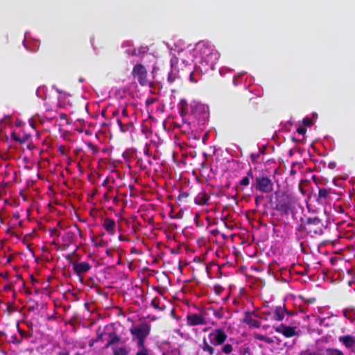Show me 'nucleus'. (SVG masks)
Segmentation results:
<instances>
[{
    "mask_svg": "<svg viewBox=\"0 0 355 355\" xmlns=\"http://www.w3.org/2000/svg\"><path fill=\"white\" fill-rule=\"evenodd\" d=\"M307 225H309L308 234L311 235V236L323 234L324 230L326 228L322 220L317 216L308 218Z\"/></svg>",
    "mask_w": 355,
    "mask_h": 355,
    "instance_id": "7ed1b4c3",
    "label": "nucleus"
},
{
    "mask_svg": "<svg viewBox=\"0 0 355 355\" xmlns=\"http://www.w3.org/2000/svg\"><path fill=\"white\" fill-rule=\"evenodd\" d=\"M202 349L205 352H208L210 355H212L214 352V349L209 345L205 339L203 340V344L202 345Z\"/></svg>",
    "mask_w": 355,
    "mask_h": 355,
    "instance_id": "4be33fe9",
    "label": "nucleus"
},
{
    "mask_svg": "<svg viewBox=\"0 0 355 355\" xmlns=\"http://www.w3.org/2000/svg\"><path fill=\"white\" fill-rule=\"evenodd\" d=\"M62 239L64 242H66L67 243H71L72 242H73V240L75 239V234L73 232L69 231L63 234Z\"/></svg>",
    "mask_w": 355,
    "mask_h": 355,
    "instance_id": "a211bd4d",
    "label": "nucleus"
},
{
    "mask_svg": "<svg viewBox=\"0 0 355 355\" xmlns=\"http://www.w3.org/2000/svg\"><path fill=\"white\" fill-rule=\"evenodd\" d=\"M180 114L183 118L184 117L188 112V105L184 100H182L180 103Z\"/></svg>",
    "mask_w": 355,
    "mask_h": 355,
    "instance_id": "aec40b11",
    "label": "nucleus"
},
{
    "mask_svg": "<svg viewBox=\"0 0 355 355\" xmlns=\"http://www.w3.org/2000/svg\"><path fill=\"white\" fill-rule=\"evenodd\" d=\"M134 78H137L139 84L141 86L149 85L152 87L153 84L148 79V72L146 67L141 64H136L131 72Z\"/></svg>",
    "mask_w": 355,
    "mask_h": 355,
    "instance_id": "f03ea898",
    "label": "nucleus"
},
{
    "mask_svg": "<svg viewBox=\"0 0 355 355\" xmlns=\"http://www.w3.org/2000/svg\"><path fill=\"white\" fill-rule=\"evenodd\" d=\"M218 232L219 231L217 229L211 230V233L214 235H216Z\"/></svg>",
    "mask_w": 355,
    "mask_h": 355,
    "instance_id": "a18cd8bd",
    "label": "nucleus"
},
{
    "mask_svg": "<svg viewBox=\"0 0 355 355\" xmlns=\"http://www.w3.org/2000/svg\"><path fill=\"white\" fill-rule=\"evenodd\" d=\"M105 253H106V254H107V256H109V257H112V254H113L112 251L111 250H110V249H107V250H106Z\"/></svg>",
    "mask_w": 355,
    "mask_h": 355,
    "instance_id": "58836bf2",
    "label": "nucleus"
},
{
    "mask_svg": "<svg viewBox=\"0 0 355 355\" xmlns=\"http://www.w3.org/2000/svg\"><path fill=\"white\" fill-rule=\"evenodd\" d=\"M187 320L190 325H198L205 324L204 318L197 314L188 315Z\"/></svg>",
    "mask_w": 355,
    "mask_h": 355,
    "instance_id": "1a4fd4ad",
    "label": "nucleus"
},
{
    "mask_svg": "<svg viewBox=\"0 0 355 355\" xmlns=\"http://www.w3.org/2000/svg\"><path fill=\"white\" fill-rule=\"evenodd\" d=\"M107 288L112 289V288H113V287L112 286H108Z\"/></svg>",
    "mask_w": 355,
    "mask_h": 355,
    "instance_id": "0e129e2a",
    "label": "nucleus"
},
{
    "mask_svg": "<svg viewBox=\"0 0 355 355\" xmlns=\"http://www.w3.org/2000/svg\"><path fill=\"white\" fill-rule=\"evenodd\" d=\"M330 193V189L327 188H321L318 191V201L320 202H324Z\"/></svg>",
    "mask_w": 355,
    "mask_h": 355,
    "instance_id": "4468645a",
    "label": "nucleus"
},
{
    "mask_svg": "<svg viewBox=\"0 0 355 355\" xmlns=\"http://www.w3.org/2000/svg\"><path fill=\"white\" fill-rule=\"evenodd\" d=\"M276 209L279 211H283L287 214L291 209L290 204L287 202L279 201L277 205Z\"/></svg>",
    "mask_w": 355,
    "mask_h": 355,
    "instance_id": "dca6fc26",
    "label": "nucleus"
},
{
    "mask_svg": "<svg viewBox=\"0 0 355 355\" xmlns=\"http://www.w3.org/2000/svg\"><path fill=\"white\" fill-rule=\"evenodd\" d=\"M107 181H108V180H107V178H106V179L103 181V182L102 183V185H105V184H107Z\"/></svg>",
    "mask_w": 355,
    "mask_h": 355,
    "instance_id": "864d4df0",
    "label": "nucleus"
},
{
    "mask_svg": "<svg viewBox=\"0 0 355 355\" xmlns=\"http://www.w3.org/2000/svg\"><path fill=\"white\" fill-rule=\"evenodd\" d=\"M251 157H252V160H254V159H257L259 157V155H252Z\"/></svg>",
    "mask_w": 355,
    "mask_h": 355,
    "instance_id": "49530a36",
    "label": "nucleus"
},
{
    "mask_svg": "<svg viewBox=\"0 0 355 355\" xmlns=\"http://www.w3.org/2000/svg\"><path fill=\"white\" fill-rule=\"evenodd\" d=\"M302 124L307 127H311L313 125V121L311 119L306 117L302 120Z\"/></svg>",
    "mask_w": 355,
    "mask_h": 355,
    "instance_id": "c85d7f7f",
    "label": "nucleus"
},
{
    "mask_svg": "<svg viewBox=\"0 0 355 355\" xmlns=\"http://www.w3.org/2000/svg\"><path fill=\"white\" fill-rule=\"evenodd\" d=\"M209 341L214 345L223 344L227 338V335L220 329L214 330L209 334Z\"/></svg>",
    "mask_w": 355,
    "mask_h": 355,
    "instance_id": "423d86ee",
    "label": "nucleus"
},
{
    "mask_svg": "<svg viewBox=\"0 0 355 355\" xmlns=\"http://www.w3.org/2000/svg\"><path fill=\"white\" fill-rule=\"evenodd\" d=\"M59 355H69V354L66 352H62L59 353Z\"/></svg>",
    "mask_w": 355,
    "mask_h": 355,
    "instance_id": "603ef678",
    "label": "nucleus"
},
{
    "mask_svg": "<svg viewBox=\"0 0 355 355\" xmlns=\"http://www.w3.org/2000/svg\"><path fill=\"white\" fill-rule=\"evenodd\" d=\"M188 196H189L188 192H182L179 194V196L178 197V200L179 201H182V200H184Z\"/></svg>",
    "mask_w": 355,
    "mask_h": 355,
    "instance_id": "2f4dec72",
    "label": "nucleus"
},
{
    "mask_svg": "<svg viewBox=\"0 0 355 355\" xmlns=\"http://www.w3.org/2000/svg\"><path fill=\"white\" fill-rule=\"evenodd\" d=\"M255 338L257 339V340H261V341H264L267 343H272V340L270 338H268L265 336H263V335H260V334H257L255 336Z\"/></svg>",
    "mask_w": 355,
    "mask_h": 355,
    "instance_id": "bb28decb",
    "label": "nucleus"
},
{
    "mask_svg": "<svg viewBox=\"0 0 355 355\" xmlns=\"http://www.w3.org/2000/svg\"><path fill=\"white\" fill-rule=\"evenodd\" d=\"M121 114H122L123 118H128V111H127L126 108H123V110L121 112Z\"/></svg>",
    "mask_w": 355,
    "mask_h": 355,
    "instance_id": "e433bc0d",
    "label": "nucleus"
},
{
    "mask_svg": "<svg viewBox=\"0 0 355 355\" xmlns=\"http://www.w3.org/2000/svg\"><path fill=\"white\" fill-rule=\"evenodd\" d=\"M92 268V266L86 261H74L72 263L73 272L83 281L82 277Z\"/></svg>",
    "mask_w": 355,
    "mask_h": 355,
    "instance_id": "39448f33",
    "label": "nucleus"
},
{
    "mask_svg": "<svg viewBox=\"0 0 355 355\" xmlns=\"http://www.w3.org/2000/svg\"><path fill=\"white\" fill-rule=\"evenodd\" d=\"M3 288L6 289V288H10L8 285H5Z\"/></svg>",
    "mask_w": 355,
    "mask_h": 355,
    "instance_id": "6e6d98bb",
    "label": "nucleus"
},
{
    "mask_svg": "<svg viewBox=\"0 0 355 355\" xmlns=\"http://www.w3.org/2000/svg\"><path fill=\"white\" fill-rule=\"evenodd\" d=\"M131 334L138 338V346L144 345V340L149 334L150 326L147 324H141L130 329Z\"/></svg>",
    "mask_w": 355,
    "mask_h": 355,
    "instance_id": "20e7f679",
    "label": "nucleus"
},
{
    "mask_svg": "<svg viewBox=\"0 0 355 355\" xmlns=\"http://www.w3.org/2000/svg\"><path fill=\"white\" fill-rule=\"evenodd\" d=\"M155 101V98H149L146 99V105H151V104H153Z\"/></svg>",
    "mask_w": 355,
    "mask_h": 355,
    "instance_id": "c9c22d12",
    "label": "nucleus"
},
{
    "mask_svg": "<svg viewBox=\"0 0 355 355\" xmlns=\"http://www.w3.org/2000/svg\"><path fill=\"white\" fill-rule=\"evenodd\" d=\"M338 340L347 348H352L355 345V337L352 336H344L338 338Z\"/></svg>",
    "mask_w": 355,
    "mask_h": 355,
    "instance_id": "9d476101",
    "label": "nucleus"
},
{
    "mask_svg": "<svg viewBox=\"0 0 355 355\" xmlns=\"http://www.w3.org/2000/svg\"><path fill=\"white\" fill-rule=\"evenodd\" d=\"M31 279H32V282H33V285H35V283L37 282V281L36 279H35L33 277H31Z\"/></svg>",
    "mask_w": 355,
    "mask_h": 355,
    "instance_id": "3c124183",
    "label": "nucleus"
},
{
    "mask_svg": "<svg viewBox=\"0 0 355 355\" xmlns=\"http://www.w3.org/2000/svg\"><path fill=\"white\" fill-rule=\"evenodd\" d=\"M86 285H87V286H89L90 288H92V284H90V283H89V282H87V283L86 284Z\"/></svg>",
    "mask_w": 355,
    "mask_h": 355,
    "instance_id": "13d9d810",
    "label": "nucleus"
},
{
    "mask_svg": "<svg viewBox=\"0 0 355 355\" xmlns=\"http://www.w3.org/2000/svg\"><path fill=\"white\" fill-rule=\"evenodd\" d=\"M232 351V346L230 344H226L222 347V352L226 354H229Z\"/></svg>",
    "mask_w": 355,
    "mask_h": 355,
    "instance_id": "cd10ccee",
    "label": "nucleus"
},
{
    "mask_svg": "<svg viewBox=\"0 0 355 355\" xmlns=\"http://www.w3.org/2000/svg\"><path fill=\"white\" fill-rule=\"evenodd\" d=\"M285 309L284 306H277L275 309L274 319L278 321H281L284 317Z\"/></svg>",
    "mask_w": 355,
    "mask_h": 355,
    "instance_id": "2eb2a0df",
    "label": "nucleus"
},
{
    "mask_svg": "<svg viewBox=\"0 0 355 355\" xmlns=\"http://www.w3.org/2000/svg\"><path fill=\"white\" fill-rule=\"evenodd\" d=\"M132 126H133L132 122L127 121V122L123 123L122 124H121L120 131L121 132H126L128 130H130V129L132 128Z\"/></svg>",
    "mask_w": 355,
    "mask_h": 355,
    "instance_id": "412c9836",
    "label": "nucleus"
},
{
    "mask_svg": "<svg viewBox=\"0 0 355 355\" xmlns=\"http://www.w3.org/2000/svg\"><path fill=\"white\" fill-rule=\"evenodd\" d=\"M263 199V196H255V203L256 205L258 206L259 205V200Z\"/></svg>",
    "mask_w": 355,
    "mask_h": 355,
    "instance_id": "4c0bfd02",
    "label": "nucleus"
},
{
    "mask_svg": "<svg viewBox=\"0 0 355 355\" xmlns=\"http://www.w3.org/2000/svg\"><path fill=\"white\" fill-rule=\"evenodd\" d=\"M329 167L333 166V164H329Z\"/></svg>",
    "mask_w": 355,
    "mask_h": 355,
    "instance_id": "774afa93",
    "label": "nucleus"
},
{
    "mask_svg": "<svg viewBox=\"0 0 355 355\" xmlns=\"http://www.w3.org/2000/svg\"><path fill=\"white\" fill-rule=\"evenodd\" d=\"M30 135L23 134L21 136L17 135L15 132L11 133V137L14 141L19 142L21 144H24L30 138Z\"/></svg>",
    "mask_w": 355,
    "mask_h": 355,
    "instance_id": "ddd939ff",
    "label": "nucleus"
},
{
    "mask_svg": "<svg viewBox=\"0 0 355 355\" xmlns=\"http://www.w3.org/2000/svg\"><path fill=\"white\" fill-rule=\"evenodd\" d=\"M193 261L195 262H198V263H201L202 262V259L200 257H196L193 259Z\"/></svg>",
    "mask_w": 355,
    "mask_h": 355,
    "instance_id": "79ce46f5",
    "label": "nucleus"
},
{
    "mask_svg": "<svg viewBox=\"0 0 355 355\" xmlns=\"http://www.w3.org/2000/svg\"><path fill=\"white\" fill-rule=\"evenodd\" d=\"M88 281H91V282H93V278H89V279H88Z\"/></svg>",
    "mask_w": 355,
    "mask_h": 355,
    "instance_id": "e2e57ef3",
    "label": "nucleus"
},
{
    "mask_svg": "<svg viewBox=\"0 0 355 355\" xmlns=\"http://www.w3.org/2000/svg\"><path fill=\"white\" fill-rule=\"evenodd\" d=\"M136 252V249L135 248H131V253H135Z\"/></svg>",
    "mask_w": 355,
    "mask_h": 355,
    "instance_id": "5fc2aeb1",
    "label": "nucleus"
},
{
    "mask_svg": "<svg viewBox=\"0 0 355 355\" xmlns=\"http://www.w3.org/2000/svg\"><path fill=\"white\" fill-rule=\"evenodd\" d=\"M309 225H307V220L305 223H301L297 227V230L300 232H306L308 234Z\"/></svg>",
    "mask_w": 355,
    "mask_h": 355,
    "instance_id": "393cba45",
    "label": "nucleus"
},
{
    "mask_svg": "<svg viewBox=\"0 0 355 355\" xmlns=\"http://www.w3.org/2000/svg\"><path fill=\"white\" fill-rule=\"evenodd\" d=\"M214 288H215V289L222 288V287L220 286H215Z\"/></svg>",
    "mask_w": 355,
    "mask_h": 355,
    "instance_id": "4d7b16f0",
    "label": "nucleus"
},
{
    "mask_svg": "<svg viewBox=\"0 0 355 355\" xmlns=\"http://www.w3.org/2000/svg\"><path fill=\"white\" fill-rule=\"evenodd\" d=\"M119 110H116L112 111V114L113 116H116L119 114Z\"/></svg>",
    "mask_w": 355,
    "mask_h": 355,
    "instance_id": "37998d69",
    "label": "nucleus"
},
{
    "mask_svg": "<svg viewBox=\"0 0 355 355\" xmlns=\"http://www.w3.org/2000/svg\"><path fill=\"white\" fill-rule=\"evenodd\" d=\"M119 239L120 241H125V237L123 236H122V235H119Z\"/></svg>",
    "mask_w": 355,
    "mask_h": 355,
    "instance_id": "09e8293b",
    "label": "nucleus"
},
{
    "mask_svg": "<svg viewBox=\"0 0 355 355\" xmlns=\"http://www.w3.org/2000/svg\"><path fill=\"white\" fill-rule=\"evenodd\" d=\"M291 140H292L293 141H294V142H296V143L300 141V140H299V139H295L294 137H291Z\"/></svg>",
    "mask_w": 355,
    "mask_h": 355,
    "instance_id": "8fccbe9b",
    "label": "nucleus"
},
{
    "mask_svg": "<svg viewBox=\"0 0 355 355\" xmlns=\"http://www.w3.org/2000/svg\"><path fill=\"white\" fill-rule=\"evenodd\" d=\"M168 82H170V83H173V82H174L175 79L172 77V75H171V74H169V75H168Z\"/></svg>",
    "mask_w": 355,
    "mask_h": 355,
    "instance_id": "ea45409f",
    "label": "nucleus"
},
{
    "mask_svg": "<svg viewBox=\"0 0 355 355\" xmlns=\"http://www.w3.org/2000/svg\"><path fill=\"white\" fill-rule=\"evenodd\" d=\"M297 132L299 134V135H304L306 132V129L304 127H302V126H299L297 128Z\"/></svg>",
    "mask_w": 355,
    "mask_h": 355,
    "instance_id": "473e14b6",
    "label": "nucleus"
},
{
    "mask_svg": "<svg viewBox=\"0 0 355 355\" xmlns=\"http://www.w3.org/2000/svg\"><path fill=\"white\" fill-rule=\"evenodd\" d=\"M105 113H106L105 110H102V112H101V116H102L103 117H104L105 119H106Z\"/></svg>",
    "mask_w": 355,
    "mask_h": 355,
    "instance_id": "de8ad7c7",
    "label": "nucleus"
},
{
    "mask_svg": "<svg viewBox=\"0 0 355 355\" xmlns=\"http://www.w3.org/2000/svg\"><path fill=\"white\" fill-rule=\"evenodd\" d=\"M327 355H344L343 353L337 349H326Z\"/></svg>",
    "mask_w": 355,
    "mask_h": 355,
    "instance_id": "a878e982",
    "label": "nucleus"
},
{
    "mask_svg": "<svg viewBox=\"0 0 355 355\" xmlns=\"http://www.w3.org/2000/svg\"><path fill=\"white\" fill-rule=\"evenodd\" d=\"M116 123H117L118 125H119V128H120V127H121V124H122V123H123V122H122L121 119H120L117 118V119H116Z\"/></svg>",
    "mask_w": 355,
    "mask_h": 355,
    "instance_id": "c03bdc74",
    "label": "nucleus"
},
{
    "mask_svg": "<svg viewBox=\"0 0 355 355\" xmlns=\"http://www.w3.org/2000/svg\"><path fill=\"white\" fill-rule=\"evenodd\" d=\"M102 226L109 234L114 235L115 234L116 223L114 219L111 218H104Z\"/></svg>",
    "mask_w": 355,
    "mask_h": 355,
    "instance_id": "0eeeda50",
    "label": "nucleus"
},
{
    "mask_svg": "<svg viewBox=\"0 0 355 355\" xmlns=\"http://www.w3.org/2000/svg\"><path fill=\"white\" fill-rule=\"evenodd\" d=\"M243 321L252 327H259V322L254 319H252L250 316V313H245V318H243Z\"/></svg>",
    "mask_w": 355,
    "mask_h": 355,
    "instance_id": "f3484780",
    "label": "nucleus"
},
{
    "mask_svg": "<svg viewBox=\"0 0 355 355\" xmlns=\"http://www.w3.org/2000/svg\"><path fill=\"white\" fill-rule=\"evenodd\" d=\"M315 300L313 298V299H310L309 300V303H312Z\"/></svg>",
    "mask_w": 355,
    "mask_h": 355,
    "instance_id": "bf43d9fd",
    "label": "nucleus"
},
{
    "mask_svg": "<svg viewBox=\"0 0 355 355\" xmlns=\"http://www.w3.org/2000/svg\"><path fill=\"white\" fill-rule=\"evenodd\" d=\"M138 347H139V350L137 353V355H148L147 349L144 347V345Z\"/></svg>",
    "mask_w": 355,
    "mask_h": 355,
    "instance_id": "c756f323",
    "label": "nucleus"
},
{
    "mask_svg": "<svg viewBox=\"0 0 355 355\" xmlns=\"http://www.w3.org/2000/svg\"><path fill=\"white\" fill-rule=\"evenodd\" d=\"M251 188L263 193H270L273 191V182L268 176L261 173L252 181Z\"/></svg>",
    "mask_w": 355,
    "mask_h": 355,
    "instance_id": "f257e3e1",
    "label": "nucleus"
},
{
    "mask_svg": "<svg viewBox=\"0 0 355 355\" xmlns=\"http://www.w3.org/2000/svg\"><path fill=\"white\" fill-rule=\"evenodd\" d=\"M215 291H216V293L217 295H218V294H219V291H220V290L216 289Z\"/></svg>",
    "mask_w": 355,
    "mask_h": 355,
    "instance_id": "680f3d73",
    "label": "nucleus"
},
{
    "mask_svg": "<svg viewBox=\"0 0 355 355\" xmlns=\"http://www.w3.org/2000/svg\"><path fill=\"white\" fill-rule=\"evenodd\" d=\"M151 305L155 309H160V310H162L164 309V307H159V302H157V299L156 298H154V299H153L151 300Z\"/></svg>",
    "mask_w": 355,
    "mask_h": 355,
    "instance_id": "7c9ffc66",
    "label": "nucleus"
},
{
    "mask_svg": "<svg viewBox=\"0 0 355 355\" xmlns=\"http://www.w3.org/2000/svg\"><path fill=\"white\" fill-rule=\"evenodd\" d=\"M175 218H180V216H179V214H178L175 217Z\"/></svg>",
    "mask_w": 355,
    "mask_h": 355,
    "instance_id": "052dcab7",
    "label": "nucleus"
},
{
    "mask_svg": "<svg viewBox=\"0 0 355 355\" xmlns=\"http://www.w3.org/2000/svg\"><path fill=\"white\" fill-rule=\"evenodd\" d=\"M251 180H254L253 172L252 169H249L246 173V176L243 177L240 180V184L242 187H247L250 184Z\"/></svg>",
    "mask_w": 355,
    "mask_h": 355,
    "instance_id": "f8f14e48",
    "label": "nucleus"
},
{
    "mask_svg": "<svg viewBox=\"0 0 355 355\" xmlns=\"http://www.w3.org/2000/svg\"><path fill=\"white\" fill-rule=\"evenodd\" d=\"M114 355H127L128 351L124 347H114L113 348Z\"/></svg>",
    "mask_w": 355,
    "mask_h": 355,
    "instance_id": "5701e85b",
    "label": "nucleus"
},
{
    "mask_svg": "<svg viewBox=\"0 0 355 355\" xmlns=\"http://www.w3.org/2000/svg\"><path fill=\"white\" fill-rule=\"evenodd\" d=\"M337 258L336 257H331L330 259V261L332 265H334L335 263V262L337 261Z\"/></svg>",
    "mask_w": 355,
    "mask_h": 355,
    "instance_id": "a19ab883",
    "label": "nucleus"
},
{
    "mask_svg": "<svg viewBox=\"0 0 355 355\" xmlns=\"http://www.w3.org/2000/svg\"><path fill=\"white\" fill-rule=\"evenodd\" d=\"M132 55H136L135 50H134Z\"/></svg>",
    "mask_w": 355,
    "mask_h": 355,
    "instance_id": "69168bd1",
    "label": "nucleus"
},
{
    "mask_svg": "<svg viewBox=\"0 0 355 355\" xmlns=\"http://www.w3.org/2000/svg\"><path fill=\"white\" fill-rule=\"evenodd\" d=\"M202 55L204 56L205 58H211V59H214V60H218L219 58V54L218 53V51L215 49H211L210 50V53H206L205 51H204L202 53Z\"/></svg>",
    "mask_w": 355,
    "mask_h": 355,
    "instance_id": "6ab92c4d",
    "label": "nucleus"
},
{
    "mask_svg": "<svg viewBox=\"0 0 355 355\" xmlns=\"http://www.w3.org/2000/svg\"><path fill=\"white\" fill-rule=\"evenodd\" d=\"M277 332L281 333L286 337H292L295 334L294 328L281 324L275 329Z\"/></svg>",
    "mask_w": 355,
    "mask_h": 355,
    "instance_id": "6e6552de",
    "label": "nucleus"
},
{
    "mask_svg": "<svg viewBox=\"0 0 355 355\" xmlns=\"http://www.w3.org/2000/svg\"><path fill=\"white\" fill-rule=\"evenodd\" d=\"M329 167L333 166V164H329Z\"/></svg>",
    "mask_w": 355,
    "mask_h": 355,
    "instance_id": "338daca9",
    "label": "nucleus"
},
{
    "mask_svg": "<svg viewBox=\"0 0 355 355\" xmlns=\"http://www.w3.org/2000/svg\"><path fill=\"white\" fill-rule=\"evenodd\" d=\"M107 244V242L103 239H101L98 242L95 243V246L102 248Z\"/></svg>",
    "mask_w": 355,
    "mask_h": 355,
    "instance_id": "72a5a7b5",
    "label": "nucleus"
},
{
    "mask_svg": "<svg viewBox=\"0 0 355 355\" xmlns=\"http://www.w3.org/2000/svg\"><path fill=\"white\" fill-rule=\"evenodd\" d=\"M300 355H318V354L315 353V352H312L308 349L301 352Z\"/></svg>",
    "mask_w": 355,
    "mask_h": 355,
    "instance_id": "f704fd0d",
    "label": "nucleus"
},
{
    "mask_svg": "<svg viewBox=\"0 0 355 355\" xmlns=\"http://www.w3.org/2000/svg\"><path fill=\"white\" fill-rule=\"evenodd\" d=\"M209 200V197L205 192H200L195 197L194 202L198 205H205Z\"/></svg>",
    "mask_w": 355,
    "mask_h": 355,
    "instance_id": "9b49d317",
    "label": "nucleus"
},
{
    "mask_svg": "<svg viewBox=\"0 0 355 355\" xmlns=\"http://www.w3.org/2000/svg\"><path fill=\"white\" fill-rule=\"evenodd\" d=\"M119 340H120V338L117 336L112 335V334L110 335V340L108 341L107 344L106 345V347L118 343Z\"/></svg>",
    "mask_w": 355,
    "mask_h": 355,
    "instance_id": "b1692460",
    "label": "nucleus"
}]
</instances>
